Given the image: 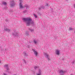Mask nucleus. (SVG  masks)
<instances>
[{
  "label": "nucleus",
  "instance_id": "f257e3e1",
  "mask_svg": "<svg viewBox=\"0 0 75 75\" xmlns=\"http://www.w3.org/2000/svg\"><path fill=\"white\" fill-rule=\"evenodd\" d=\"M24 21H26V26H30V24L34 25V21H32V19L30 18H23Z\"/></svg>",
  "mask_w": 75,
  "mask_h": 75
},
{
  "label": "nucleus",
  "instance_id": "f03ea898",
  "mask_svg": "<svg viewBox=\"0 0 75 75\" xmlns=\"http://www.w3.org/2000/svg\"><path fill=\"white\" fill-rule=\"evenodd\" d=\"M11 35L14 37H18V33L17 32H16V31H14V33H12Z\"/></svg>",
  "mask_w": 75,
  "mask_h": 75
},
{
  "label": "nucleus",
  "instance_id": "7ed1b4c3",
  "mask_svg": "<svg viewBox=\"0 0 75 75\" xmlns=\"http://www.w3.org/2000/svg\"><path fill=\"white\" fill-rule=\"evenodd\" d=\"M32 50L34 52V54L35 55L36 57H37L38 55V52L36 51V50L35 49H32Z\"/></svg>",
  "mask_w": 75,
  "mask_h": 75
},
{
  "label": "nucleus",
  "instance_id": "20e7f679",
  "mask_svg": "<svg viewBox=\"0 0 75 75\" xmlns=\"http://www.w3.org/2000/svg\"><path fill=\"white\" fill-rule=\"evenodd\" d=\"M15 4H15V2L14 1L11 2V7H13V6L15 5Z\"/></svg>",
  "mask_w": 75,
  "mask_h": 75
},
{
  "label": "nucleus",
  "instance_id": "39448f33",
  "mask_svg": "<svg viewBox=\"0 0 75 75\" xmlns=\"http://www.w3.org/2000/svg\"><path fill=\"white\" fill-rule=\"evenodd\" d=\"M19 1L20 2V8H24L23 7V6L22 5H21V3H22V1L21 0H19Z\"/></svg>",
  "mask_w": 75,
  "mask_h": 75
},
{
  "label": "nucleus",
  "instance_id": "423d86ee",
  "mask_svg": "<svg viewBox=\"0 0 75 75\" xmlns=\"http://www.w3.org/2000/svg\"><path fill=\"white\" fill-rule=\"evenodd\" d=\"M56 53L57 55H59V50H56Z\"/></svg>",
  "mask_w": 75,
  "mask_h": 75
},
{
  "label": "nucleus",
  "instance_id": "0eeeda50",
  "mask_svg": "<svg viewBox=\"0 0 75 75\" xmlns=\"http://www.w3.org/2000/svg\"><path fill=\"white\" fill-rule=\"evenodd\" d=\"M4 30L6 31H8V32H10V29H8L7 28H4Z\"/></svg>",
  "mask_w": 75,
  "mask_h": 75
},
{
  "label": "nucleus",
  "instance_id": "6e6552de",
  "mask_svg": "<svg viewBox=\"0 0 75 75\" xmlns=\"http://www.w3.org/2000/svg\"><path fill=\"white\" fill-rule=\"evenodd\" d=\"M28 30L29 31H31V32H33V31H34V30L33 29H31L30 28H29Z\"/></svg>",
  "mask_w": 75,
  "mask_h": 75
},
{
  "label": "nucleus",
  "instance_id": "1a4fd4ad",
  "mask_svg": "<svg viewBox=\"0 0 75 75\" xmlns=\"http://www.w3.org/2000/svg\"><path fill=\"white\" fill-rule=\"evenodd\" d=\"M25 35H29V33L28 31H26L25 33Z\"/></svg>",
  "mask_w": 75,
  "mask_h": 75
},
{
  "label": "nucleus",
  "instance_id": "9d476101",
  "mask_svg": "<svg viewBox=\"0 0 75 75\" xmlns=\"http://www.w3.org/2000/svg\"><path fill=\"white\" fill-rule=\"evenodd\" d=\"M60 74H64V71H63L62 70H60L59 71Z\"/></svg>",
  "mask_w": 75,
  "mask_h": 75
},
{
  "label": "nucleus",
  "instance_id": "9b49d317",
  "mask_svg": "<svg viewBox=\"0 0 75 75\" xmlns=\"http://www.w3.org/2000/svg\"><path fill=\"white\" fill-rule=\"evenodd\" d=\"M25 7H26V9H28V8L29 7V6H27V5H25Z\"/></svg>",
  "mask_w": 75,
  "mask_h": 75
},
{
  "label": "nucleus",
  "instance_id": "f8f14e48",
  "mask_svg": "<svg viewBox=\"0 0 75 75\" xmlns=\"http://www.w3.org/2000/svg\"><path fill=\"white\" fill-rule=\"evenodd\" d=\"M38 14L39 15V16H41L42 15V14H41V13L40 12H38Z\"/></svg>",
  "mask_w": 75,
  "mask_h": 75
},
{
  "label": "nucleus",
  "instance_id": "ddd939ff",
  "mask_svg": "<svg viewBox=\"0 0 75 75\" xmlns=\"http://www.w3.org/2000/svg\"><path fill=\"white\" fill-rule=\"evenodd\" d=\"M45 56L47 58H48V55L46 53L45 54Z\"/></svg>",
  "mask_w": 75,
  "mask_h": 75
},
{
  "label": "nucleus",
  "instance_id": "4468645a",
  "mask_svg": "<svg viewBox=\"0 0 75 75\" xmlns=\"http://www.w3.org/2000/svg\"><path fill=\"white\" fill-rule=\"evenodd\" d=\"M26 12H27V10H25L23 11V13H25Z\"/></svg>",
  "mask_w": 75,
  "mask_h": 75
},
{
  "label": "nucleus",
  "instance_id": "2eb2a0df",
  "mask_svg": "<svg viewBox=\"0 0 75 75\" xmlns=\"http://www.w3.org/2000/svg\"><path fill=\"white\" fill-rule=\"evenodd\" d=\"M3 4H4V5H6V4H7L6 3V2H3L2 3Z\"/></svg>",
  "mask_w": 75,
  "mask_h": 75
},
{
  "label": "nucleus",
  "instance_id": "dca6fc26",
  "mask_svg": "<svg viewBox=\"0 0 75 75\" xmlns=\"http://www.w3.org/2000/svg\"><path fill=\"white\" fill-rule=\"evenodd\" d=\"M33 15H34L35 17L36 18H37V16H36V15H35V14H34Z\"/></svg>",
  "mask_w": 75,
  "mask_h": 75
},
{
  "label": "nucleus",
  "instance_id": "f3484780",
  "mask_svg": "<svg viewBox=\"0 0 75 75\" xmlns=\"http://www.w3.org/2000/svg\"><path fill=\"white\" fill-rule=\"evenodd\" d=\"M34 41V43H35V44H37V42H36V41H35V40H33Z\"/></svg>",
  "mask_w": 75,
  "mask_h": 75
},
{
  "label": "nucleus",
  "instance_id": "a211bd4d",
  "mask_svg": "<svg viewBox=\"0 0 75 75\" xmlns=\"http://www.w3.org/2000/svg\"><path fill=\"white\" fill-rule=\"evenodd\" d=\"M51 13H53V9L52 8H51Z\"/></svg>",
  "mask_w": 75,
  "mask_h": 75
},
{
  "label": "nucleus",
  "instance_id": "6ab92c4d",
  "mask_svg": "<svg viewBox=\"0 0 75 75\" xmlns=\"http://www.w3.org/2000/svg\"><path fill=\"white\" fill-rule=\"evenodd\" d=\"M72 30V28H69V30Z\"/></svg>",
  "mask_w": 75,
  "mask_h": 75
},
{
  "label": "nucleus",
  "instance_id": "aec40b11",
  "mask_svg": "<svg viewBox=\"0 0 75 75\" xmlns=\"http://www.w3.org/2000/svg\"><path fill=\"white\" fill-rule=\"evenodd\" d=\"M44 8L42 7H41V8H39V10H40L41 9V8Z\"/></svg>",
  "mask_w": 75,
  "mask_h": 75
},
{
  "label": "nucleus",
  "instance_id": "412c9836",
  "mask_svg": "<svg viewBox=\"0 0 75 75\" xmlns=\"http://www.w3.org/2000/svg\"><path fill=\"white\" fill-rule=\"evenodd\" d=\"M5 21H6V22H7L8 21V19H6L5 20Z\"/></svg>",
  "mask_w": 75,
  "mask_h": 75
},
{
  "label": "nucleus",
  "instance_id": "4be33fe9",
  "mask_svg": "<svg viewBox=\"0 0 75 75\" xmlns=\"http://www.w3.org/2000/svg\"><path fill=\"white\" fill-rule=\"evenodd\" d=\"M24 55H26V53H25V52H24Z\"/></svg>",
  "mask_w": 75,
  "mask_h": 75
},
{
  "label": "nucleus",
  "instance_id": "5701e85b",
  "mask_svg": "<svg viewBox=\"0 0 75 75\" xmlns=\"http://www.w3.org/2000/svg\"><path fill=\"white\" fill-rule=\"evenodd\" d=\"M24 63H25V64H26V63H27V62H25V60H24Z\"/></svg>",
  "mask_w": 75,
  "mask_h": 75
},
{
  "label": "nucleus",
  "instance_id": "b1692460",
  "mask_svg": "<svg viewBox=\"0 0 75 75\" xmlns=\"http://www.w3.org/2000/svg\"><path fill=\"white\" fill-rule=\"evenodd\" d=\"M46 6H48V4H46Z\"/></svg>",
  "mask_w": 75,
  "mask_h": 75
},
{
  "label": "nucleus",
  "instance_id": "393cba45",
  "mask_svg": "<svg viewBox=\"0 0 75 75\" xmlns=\"http://www.w3.org/2000/svg\"><path fill=\"white\" fill-rule=\"evenodd\" d=\"M5 67H8V65L7 64L6 65Z\"/></svg>",
  "mask_w": 75,
  "mask_h": 75
},
{
  "label": "nucleus",
  "instance_id": "a878e982",
  "mask_svg": "<svg viewBox=\"0 0 75 75\" xmlns=\"http://www.w3.org/2000/svg\"><path fill=\"white\" fill-rule=\"evenodd\" d=\"M74 8H75V4H74Z\"/></svg>",
  "mask_w": 75,
  "mask_h": 75
},
{
  "label": "nucleus",
  "instance_id": "bb28decb",
  "mask_svg": "<svg viewBox=\"0 0 75 75\" xmlns=\"http://www.w3.org/2000/svg\"><path fill=\"white\" fill-rule=\"evenodd\" d=\"M41 74H37V75H40Z\"/></svg>",
  "mask_w": 75,
  "mask_h": 75
},
{
  "label": "nucleus",
  "instance_id": "cd10ccee",
  "mask_svg": "<svg viewBox=\"0 0 75 75\" xmlns=\"http://www.w3.org/2000/svg\"><path fill=\"white\" fill-rule=\"evenodd\" d=\"M1 61H0V64H1Z\"/></svg>",
  "mask_w": 75,
  "mask_h": 75
},
{
  "label": "nucleus",
  "instance_id": "c85d7f7f",
  "mask_svg": "<svg viewBox=\"0 0 75 75\" xmlns=\"http://www.w3.org/2000/svg\"><path fill=\"white\" fill-rule=\"evenodd\" d=\"M74 33H75V31H74Z\"/></svg>",
  "mask_w": 75,
  "mask_h": 75
},
{
  "label": "nucleus",
  "instance_id": "c756f323",
  "mask_svg": "<svg viewBox=\"0 0 75 75\" xmlns=\"http://www.w3.org/2000/svg\"><path fill=\"white\" fill-rule=\"evenodd\" d=\"M70 75H72L71 74Z\"/></svg>",
  "mask_w": 75,
  "mask_h": 75
}]
</instances>
